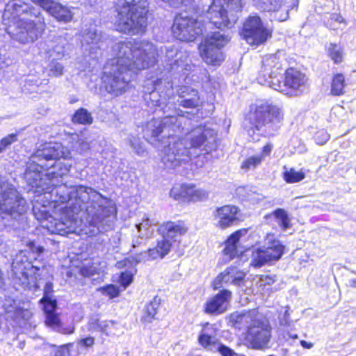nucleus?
Returning <instances> with one entry per match:
<instances>
[{"mask_svg":"<svg viewBox=\"0 0 356 356\" xmlns=\"http://www.w3.org/2000/svg\"><path fill=\"white\" fill-rule=\"evenodd\" d=\"M115 58L104 67L102 82L105 90L114 96L124 93L137 72L147 69L157 62V49L145 40H126L113 46Z\"/></svg>","mask_w":356,"mask_h":356,"instance_id":"f03ea898","label":"nucleus"},{"mask_svg":"<svg viewBox=\"0 0 356 356\" xmlns=\"http://www.w3.org/2000/svg\"><path fill=\"white\" fill-rule=\"evenodd\" d=\"M103 295L108 296L110 298H115L118 296L120 291L118 287L114 284H108L100 287L98 289Z\"/></svg>","mask_w":356,"mask_h":356,"instance_id":"8fccbe9b","label":"nucleus"},{"mask_svg":"<svg viewBox=\"0 0 356 356\" xmlns=\"http://www.w3.org/2000/svg\"><path fill=\"white\" fill-rule=\"evenodd\" d=\"M50 223L51 225L48 227V229L52 234L65 236L72 232L71 227L67 225V224L71 223V222L68 220L67 222H63L60 220L54 219V221Z\"/></svg>","mask_w":356,"mask_h":356,"instance_id":"e433bc0d","label":"nucleus"},{"mask_svg":"<svg viewBox=\"0 0 356 356\" xmlns=\"http://www.w3.org/2000/svg\"><path fill=\"white\" fill-rule=\"evenodd\" d=\"M314 138L317 144L324 145L330 139V135L326 130L321 129L316 132Z\"/></svg>","mask_w":356,"mask_h":356,"instance_id":"5fc2aeb1","label":"nucleus"},{"mask_svg":"<svg viewBox=\"0 0 356 356\" xmlns=\"http://www.w3.org/2000/svg\"><path fill=\"white\" fill-rule=\"evenodd\" d=\"M282 0H252L253 6L264 12H275L281 7Z\"/></svg>","mask_w":356,"mask_h":356,"instance_id":"f704fd0d","label":"nucleus"},{"mask_svg":"<svg viewBox=\"0 0 356 356\" xmlns=\"http://www.w3.org/2000/svg\"><path fill=\"white\" fill-rule=\"evenodd\" d=\"M305 173L301 171H296L290 168L284 172V179L287 183H296L305 178Z\"/></svg>","mask_w":356,"mask_h":356,"instance_id":"79ce46f5","label":"nucleus"},{"mask_svg":"<svg viewBox=\"0 0 356 356\" xmlns=\"http://www.w3.org/2000/svg\"><path fill=\"white\" fill-rule=\"evenodd\" d=\"M56 309L57 308L47 309L46 306H43L46 316L45 324L55 332L63 334H71L74 333V327L73 325L65 326L61 323L58 314L56 313Z\"/></svg>","mask_w":356,"mask_h":356,"instance_id":"cd10ccee","label":"nucleus"},{"mask_svg":"<svg viewBox=\"0 0 356 356\" xmlns=\"http://www.w3.org/2000/svg\"><path fill=\"white\" fill-rule=\"evenodd\" d=\"M239 209L234 205H225L215 210L214 216L218 220L217 226L225 229L239 221Z\"/></svg>","mask_w":356,"mask_h":356,"instance_id":"4be33fe9","label":"nucleus"},{"mask_svg":"<svg viewBox=\"0 0 356 356\" xmlns=\"http://www.w3.org/2000/svg\"><path fill=\"white\" fill-rule=\"evenodd\" d=\"M133 282V275L128 272H122L120 275V283L124 287H127Z\"/></svg>","mask_w":356,"mask_h":356,"instance_id":"4d7b16f0","label":"nucleus"},{"mask_svg":"<svg viewBox=\"0 0 356 356\" xmlns=\"http://www.w3.org/2000/svg\"><path fill=\"white\" fill-rule=\"evenodd\" d=\"M283 337L285 341H289L290 340H292L293 342L298 339V336L297 334L293 333V332H290L289 330L284 331Z\"/></svg>","mask_w":356,"mask_h":356,"instance_id":"69168bd1","label":"nucleus"},{"mask_svg":"<svg viewBox=\"0 0 356 356\" xmlns=\"http://www.w3.org/2000/svg\"><path fill=\"white\" fill-rule=\"evenodd\" d=\"M329 57L334 61V63L338 64L342 62L343 51L341 47L335 43H330L326 47Z\"/></svg>","mask_w":356,"mask_h":356,"instance_id":"a19ab883","label":"nucleus"},{"mask_svg":"<svg viewBox=\"0 0 356 356\" xmlns=\"http://www.w3.org/2000/svg\"><path fill=\"white\" fill-rule=\"evenodd\" d=\"M216 352L219 353L221 356H236L238 355L233 349L220 342L218 343Z\"/></svg>","mask_w":356,"mask_h":356,"instance_id":"864d4df0","label":"nucleus"},{"mask_svg":"<svg viewBox=\"0 0 356 356\" xmlns=\"http://www.w3.org/2000/svg\"><path fill=\"white\" fill-rule=\"evenodd\" d=\"M250 321L252 318L249 312H235L229 315L228 324L236 329L241 330L244 327L248 328Z\"/></svg>","mask_w":356,"mask_h":356,"instance_id":"2f4dec72","label":"nucleus"},{"mask_svg":"<svg viewBox=\"0 0 356 356\" xmlns=\"http://www.w3.org/2000/svg\"><path fill=\"white\" fill-rule=\"evenodd\" d=\"M38 261H29L27 257L21 252L13 259L11 266L10 278L16 290L40 289L44 283V273L47 272L43 265L35 264Z\"/></svg>","mask_w":356,"mask_h":356,"instance_id":"0eeeda50","label":"nucleus"},{"mask_svg":"<svg viewBox=\"0 0 356 356\" xmlns=\"http://www.w3.org/2000/svg\"><path fill=\"white\" fill-rule=\"evenodd\" d=\"M18 140V134L13 133L8 134L0 140V154L5 152L13 143Z\"/></svg>","mask_w":356,"mask_h":356,"instance_id":"49530a36","label":"nucleus"},{"mask_svg":"<svg viewBox=\"0 0 356 356\" xmlns=\"http://www.w3.org/2000/svg\"><path fill=\"white\" fill-rule=\"evenodd\" d=\"M279 322L280 324L282 326H288L289 325L290 318L289 313L288 310H285L283 314L279 316Z\"/></svg>","mask_w":356,"mask_h":356,"instance_id":"0e129e2a","label":"nucleus"},{"mask_svg":"<svg viewBox=\"0 0 356 356\" xmlns=\"http://www.w3.org/2000/svg\"><path fill=\"white\" fill-rule=\"evenodd\" d=\"M58 149L49 147L38 148L26 162L24 179L35 192L48 194L52 202L66 204L72 216L81 215L96 227L99 232L113 229L116 219L117 209L110 198L92 187L82 184L67 186L60 185L52 188L43 174L49 163L58 156Z\"/></svg>","mask_w":356,"mask_h":356,"instance_id":"f257e3e1","label":"nucleus"},{"mask_svg":"<svg viewBox=\"0 0 356 356\" xmlns=\"http://www.w3.org/2000/svg\"><path fill=\"white\" fill-rule=\"evenodd\" d=\"M272 214L274 216L277 223L282 230L286 231L291 226L288 213L282 208L276 209Z\"/></svg>","mask_w":356,"mask_h":356,"instance_id":"58836bf2","label":"nucleus"},{"mask_svg":"<svg viewBox=\"0 0 356 356\" xmlns=\"http://www.w3.org/2000/svg\"><path fill=\"white\" fill-rule=\"evenodd\" d=\"M115 322L113 321H101L100 328L101 332L106 336L108 335V330L111 326H113Z\"/></svg>","mask_w":356,"mask_h":356,"instance_id":"13d9d810","label":"nucleus"},{"mask_svg":"<svg viewBox=\"0 0 356 356\" xmlns=\"http://www.w3.org/2000/svg\"><path fill=\"white\" fill-rule=\"evenodd\" d=\"M43 306H46L47 309L57 308V300L54 296V284L50 280L44 282L43 289V297L40 300Z\"/></svg>","mask_w":356,"mask_h":356,"instance_id":"7c9ffc66","label":"nucleus"},{"mask_svg":"<svg viewBox=\"0 0 356 356\" xmlns=\"http://www.w3.org/2000/svg\"><path fill=\"white\" fill-rule=\"evenodd\" d=\"M155 225L149 218H144L140 223L136 225L137 232L133 236L132 248H136L145 244L146 241L152 236Z\"/></svg>","mask_w":356,"mask_h":356,"instance_id":"a878e982","label":"nucleus"},{"mask_svg":"<svg viewBox=\"0 0 356 356\" xmlns=\"http://www.w3.org/2000/svg\"><path fill=\"white\" fill-rule=\"evenodd\" d=\"M177 103L187 108H196L201 105L197 90L188 86H181L177 90Z\"/></svg>","mask_w":356,"mask_h":356,"instance_id":"b1692460","label":"nucleus"},{"mask_svg":"<svg viewBox=\"0 0 356 356\" xmlns=\"http://www.w3.org/2000/svg\"><path fill=\"white\" fill-rule=\"evenodd\" d=\"M12 60L10 59L9 56H7L5 50L0 51V69L3 68L4 66H8L11 64Z\"/></svg>","mask_w":356,"mask_h":356,"instance_id":"bf43d9fd","label":"nucleus"},{"mask_svg":"<svg viewBox=\"0 0 356 356\" xmlns=\"http://www.w3.org/2000/svg\"><path fill=\"white\" fill-rule=\"evenodd\" d=\"M161 299L156 296L152 300L147 302L143 308L142 321L145 323H152L158 319V313L161 309Z\"/></svg>","mask_w":356,"mask_h":356,"instance_id":"c756f323","label":"nucleus"},{"mask_svg":"<svg viewBox=\"0 0 356 356\" xmlns=\"http://www.w3.org/2000/svg\"><path fill=\"white\" fill-rule=\"evenodd\" d=\"M48 79H40L38 76L31 74L26 76L21 82L22 92L31 94L33 92L42 93L47 91Z\"/></svg>","mask_w":356,"mask_h":356,"instance_id":"c85d7f7f","label":"nucleus"},{"mask_svg":"<svg viewBox=\"0 0 356 356\" xmlns=\"http://www.w3.org/2000/svg\"><path fill=\"white\" fill-rule=\"evenodd\" d=\"M245 273L236 266H229L222 273L218 275L213 282L214 290H218L223 287L222 284H232L235 286H241L245 280Z\"/></svg>","mask_w":356,"mask_h":356,"instance_id":"5701e85b","label":"nucleus"},{"mask_svg":"<svg viewBox=\"0 0 356 356\" xmlns=\"http://www.w3.org/2000/svg\"><path fill=\"white\" fill-rule=\"evenodd\" d=\"M177 115H167L161 118L149 121L143 129L144 137L151 143L158 140L159 134L168 127L174 133L186 135V145L189 149H198L205 154L211 152L216 147V131L206 125L200 124L194 127L193 118L195 114L182 111H177Z\"/></svg>","mask_w":356,"mask_h":356,"instance_id":"20e7f679","label":"nucleus"},{"mask_svg":"<svg viewBox=\"0 0 356 356\" xmlns=\"http://www.w3.org/2000/svg\"><path fill=\"white\" fill-rule=\"evenodd\" d=\"M53 52L56 53L58 56H63L65 52V47L63 44H58L52 47Z\"/></svg>","mask_w":356,"mask_h":356,"instance_id":"338daca9","label":"nucleus"},{"mask_svg":"<svg viewBox=\"0 0 356 356\" xmlns=\"http://www.w3.org/2000/svg\"><path fill=\"white\" fill-rule=\"evenodd\" d=\"M207 25L188 15L180 14L175 17L172 26L175 38L184 42H192L203 35Z\"/></svg>","mask_w":356,"mask_h":356,"instance_id":"ddd939ff","label":"nucleus"},{"mask_svg":"<svg viewBox=\"0 0 356 356\" xmlns=\"http://www.w3.org/2000/svg\"><path fill=\"white\" fill-rule=\"evenodd\" d=\"M159 231L161 232L163 239L161 241H166L171 242H176L178 238L184 235L187 232L183 222H171L168 221L163 223L159 228Z\"/></svg>","mask_w":356,"mask_h":356,"instance_id":"bb28decb","label":"nucleus"},{"mask_svg":"<svg viewBox=\"0 0 356 356\" xmlns=\"http://www.w3.org/2000/svg\"><path fill=\"white\" fill-rule=\"evenodd\" d=\"M252 119L257 130L274 135L280 128L283 113L277 105L265 102L257 106Z\"/></svg>","mask_w":356,"mask_h":356,"instance_id":"1a4fd4ad","label":"nucleus"},{"mask_svg":"<svg viewBox=\"0 0 356 356\" xmlns=\"http://www.w3.org/2000/svg\"><path fill=\"white\" fill-rule=\"evenodd\" d=\"M95 344V338L93 337H82L77 341V346L81 349L88 350L93 347Z\"/></svg>","mask_w":356,"mask_h":356,"instance_id":"603ef678","label":"nucleus"},{"mask_svg":"<svg viewBox=\"0 0 356 356\" xmlns=\"http://www.w3.org/2000/svg\"><path fill=\"white\" fill-rule=\"evenodd\" d=\"M284 75L285 95H298L307 89V79L303 73L293 68H289L286 70Z\"/></svg>","mask_w":356,"mask_h":356,"instance_id":"6ab92c4d","label":"nucleus"},{"mask_svg":"<svg viewBox=\"0 0 356 356\" xmlns=\"http://www.w3.org/2000/svg\"><path fill=\"white\" fill-rule=\"evenodd\" d=\"M48 74L52 76H60L63 74V65L56 60H52L47 66Z\"/></svg>","mask_w":356,"mask_h":356,"instance_id":"c03bdc74","label":"nucleus"},{"mask_svg":"<svg viewBox=\"0 0 356 356\" xmlns=\"http://www.w3.org/2000/svg\"><path fill=\"white\" fill-rule=\"evenodd\" d=\"M346 86L345 76L341 73L334 74L332 83L330 93L334 96H340L344 93V88Z\"/></svg>","mask_w":356,"mask_h":356,"instance_id":"c9c22d12","label":"nucleus"},{"mask_svg":"<svg viewBox=\"0 0 356 356\" xmlns=\"http://www.w3.org/2000/svg\"><path fill=\"white\" fill-rule=\"evenodd\" d=\"M49 147H54L55 149H58L57 152L58 155L54 158L51 159V161H47V163H49L47 166V169H44L47 174V179H48V182L52 188L60 185L67 186L65 184L60 183H62V179L67 176L70 172L72 164L68 162L62 161L60 160V159H67L70 154V152L60 143H44L41 145L40 148H48Z\"/></svg>","mask_w":356,"mask_h":356,"instance_id":"9d476101","label":"nucleus"},{"mask_svg":"<svg viewBox=\"0 0 356 356\" xmlns=\"http://www.w3.org/2000/svg\"><path fill=\"white\" fill-rule=\"evenodd\" d=\"M168 127L165 131L159 134L158 140L151 143L146 138L145 139L152 145L162 152L161 161L166 168L175 169L188 163L191 157L189 147L186 145V140L180 139Z\"/></svg>","mask_w":356,"mask_h":356,"instance_id":"423d86ee","label":"nucleus"},{"mask_svg":"<svg viewBox=\"0 0 356 356\" xmlns=\"http://www.w3.org/2000/svg\"><path fill=\"white\" fill-rule=\"evenodd\" d=\"M232 298V292L222 289L209 299L205 304L204 312L210 315L217 316L225 313Z\"/></svg>","mask_w":356,"mask_h":356,"instance_id":"412c9836","label":"nucleus"},{"mask_svg":"<svg viewBox=\"0 0 356 356\" xmlns=\"http://www.w3.org/2000/svg\"><path fill=\"white\" fill-rule=\"evenodd\" d=\"M241 236V231L238 230V231L235 232L234 233L232 234L229 236V238H227L226 242L236 245L237 243L238 242V241L240 239Z\"/></svg>","mask_w":356,"mask_h":356,"instance_id":"e2e57ef3","label":"nucleus"},{"mask_svg":"<svg viewBox=\"0 0 356 356\" xmlns=\"http://www.w3.org/2000/svg\"><path fill=\"white\" fill-rule=\"evenodd\" d=\"M83 39L87 44H98L102 39V31L97 25L91 24L84 30Z\"/></svg>","mask_w":356,"mask_h":356,"instance_id":"72a5a7b5","label":"nucleus"},{"mask_svg":"<svg viewBox=\"0 0 356 356\" xmlns=\"http://www.w3.org/2000/svg\"><path fill=\"white\" fill-rule=\"evenodd\" d=\"M285 247L277 239H269L266 245L252 252L250 265L260 268L265 264L278 261L284 254Z\"/></svg>","mask_w":356,"mask_h":356,"instance_id":"2eb2a0df","label":"nucleus"},{"mask_svg":"<svg viewBox=\"0 0 356 356\" xmlns=\"http://www.w3.org/2000/svg\"><path fill=\"white\" fill-rule=\"evenodd\" d=\"M242 35L248 43L259 45L265 42L271 36L259 16H250L243 24Z\"/></svg>","mask_w":356,"mask_h":356,"instance_id":"dca6fc26","label":"nucleus"},{"mask_svg":"<svg viewBox=\"0 0 356 356\" xmlns=\"http://www.w3.org/2000/svg\"><path fill=\"white\" fill-rule=\"evenodd\" d=\"M101 321L97 318H91L88 324H87V328L89 332L94 333L100 332H101Z\"/></svg>","mask_w":356,"mask_h":356,"instance_id":"6e6d98bb","label":"nucleus"},{"mask_svg":"<svg viewBox=\"0 0 356 356\" xmlns=\"http://www.w3.org/2000/svg\"><path fill=\"white\" fill-rule=\"evenodd\" d=\"M159 51L163 57L161 58L164 64V70L165 73L174 74L177 72H183L187 70L188 65H185V60H183L184 53L179 51L177 46L174 44L163 45Z\"/></svg>","mask_w":356,"mask_h":356,"instance_id":"a211bd4d","label":"nucleus"},{"mask_svg":"<svg viewBox=\"0 0 356 356\" xmlns=\"http://www.w3.org/2000/svg\"><path fill=\"white\" fill-rule=\"evenodd\" d=\"M170 195L176 200L184 202V184L174 186L170 190Z\"/></svg>","mask_w":356,"mask_h":356,"instance_id":"de8ad7c7","label":"nucleus"},{"mask_svg":"<svg viewBox=\"0 0 356 356\" xmlns=\"http://www.w3.org/2000/svg\"><path fill=\"white\" fill-rule=\"evenodd\" d=\"M72 120L74 123L90 125L93 122V118L87 109L80 108L75 111Z\"/></svg>","mask_w":356,"mask_h":356,"instance_id":"4c0bfd02","label":"nucleus"},{"mask_svg":"<svg viewBox=\"0 0 356 356\" xmlns=\"http://www.w3.org/2000/svg\"><path fill=\"white\" fill-rule=\"evenodd\" d=\"M224 252L225 254L234 257L236 253V245L226 242Z\"/></svg>","mask_w":356,"mask_h":356,"instance_id":"680f3d73","label":"nucleus"},{"mask_svg":"<svg viewBox=\"0 0 356 356\" xmlns=\"http://www.w3.org/2000/svg\"><path fill=\"white\" fill-rule=\"evenodd\" d=\"M271 338V329L263 322L253 321L248 330L245 340L252 349L261 350L267 348Z\"/></svg>","mask_w":356,"mask_h":356,"instance_id":"f3484780","label":"nucleus"},{"mask_svg":"<svg viewBox=\"0 0 356 356\" xmlns=\"http://www.w3.org/2000/svg\"><path fill=\"white\" fill-rule=\"evenodd\" d=\"M46 24L41 13L38 17H30L19 22L15 25L6 27L11 37L22 44L33 42L42 34Z\"/></svg>","mask_w":356,"mask_h":356,"instance_id":"9b49d317","label":"nucleus"},{"mask_svg":"<svg viewBox=\"0 0 356 356\" xmlns=\"http://www.w3.org/2000/svg\"><path fill=\"white\" fill-rule=\"evenodd\" d=\"M129 145L136 154H138L140 156H145L146 151L140 138L136 137H131V138H129Z\"/></svg>","mask_w":356,"mask_h":356,"instance_id":"a18cd8bd","label":"nucleus"},{"mask_svg":"<svg viewBox=\"0 0 356 356\" xmlns=\"http://www.w3.org/2000/svg\"><path fill=\"white\" fill-rule=\"evenodd\" d=\"M72 343H67L60 346H56L52 350L51 356H70V349L72 347Z\"/></svg>","mask_w":356,"mask_h":356,"instance_id":"09e8293b","label":"nucleus"},{"mask_svg":"<svg viewBox=\"0 0 356 356\" xmlns=\"http://www.w3.org/2000/svg\"><path fill=\"white\" fill-rule=\"evenodd\" d=\"M147 88L144 95V100L149 108H155L156 111L166 113L170 108L169 99L173 94L172 82L166 74L156 80H148L146 82Z\"/></svg>","mask_w":356,"mask_h":356,"instance_id":"6e6552de","label":"nucleus"},{"mask_svg":"<svg viewBox=\"0 0 356 356\" xmlns=\"http://www.w3.org/2000/svg\"><path fill=\"white\" fill-rule=\"evenodd\" d=\"M32 211L35 218L40 221H42L43 220H47L49 216V212L47 211L45 207L44 206L38 207L37 206L33 205Z\"/></svg>","mask_w":356,"mask_h":356,"instance_id":"3c124183","label":"nucleus"},{"mask_svg":"<svg viewBox=\"0 0 356 356\" xmlns=\"http://www.w3.org/2000/svg\"><path fill=\"white\" fill-rule=\"evenodd\" d=\"M241 0H213L207 10L209 22L219 29L206 36L200 46L201 56L210 65H219L225 58L222 49L231 40L228 31L237 22L242 10Z\"/></svg>","mask_w":356,"mask_h":356,"instance_id":"7ed1b4c3","label":"nucleus"},{"mask_svg":"<svg viewBox=\"0 0 356 356\" xmlns=\"http://www.w3.org/2000/svg\"><path fill=\"white\" fill-rule=\"evenodd\" d=\"M33 3L38 5L43 10H46L50 15L56 19L58 22H69L72 19V14L70 10L54 0H31Z\"/></svg>","mask_w":356,"mask_h":356,"instance_id":"aec40b11","label":"nucleus"},{"mask_svg":"<svg viewBox=\"0 0 356 356\" xmlns=\"http://www.w3.org/2000/svg\"><path fill=\"white\" fill-rule=\"evenodd\" d=\"M163 2L168 3L170 6L178 8L181 5H187L190 3L191 0H161Z\"/></svg>","mask_w":356,"mask_h":356,"instance_id":"052dcab7","label":"nucleus"},{"mask_svg":"<svg viewBox=\"0 0 356 356\" xmlns=\"http://www.w3.org/2000/svg\"><path fill=\"white\" fill-rule=\"evenodd\" d=\"M273 149V145L270 144L266 145L262 149V153L259 156H263V159L266 156H268L271 152Z\"/></svg>","mask_w":356,"mask_h":356,"instance_id":"774afa93","label":"nucleus"},{"mask_svg":"<svg viewBox=\"0 0 356 356\" xmlns=\"http://www.w3.org/2000/svg\"><path fill=\"white\" fill-rule=\"evenodd\" d=\"M184 202H196L207 197V193L200 188H196L193 184H184Z\"/></svg>","mask_w":356,"mask_h":356,"instance_id":"473e14b6","label":"nucleus"},{"mask_svg":"<svg viewBox=\"0 0 356 356\" xmlns=\"http://www.w3.org/2000/svg\"><path fill=\"white\" fill-rule=\"evenodd\" d=\"M172 245V242L166 241H158L157 245L154 248H149L147 252H141L133 257L136 264L145 261L149 259H163L167 255Z\"/></svg>","mask_w":356,"mask_h":356,"instance_id":"393cba45","label":"nucleus"},{"mask_svg":"<svg viewBox=\"0 0 356 356\" xmlns=\"http://www.w3.org/2000/svg\"><path fill=\"white\" fill-rule=\"evenodd\" d=\"M199 343L207 350L216 353V349L220 343L211 335L201 332L198 337Z\"/></svg>","mask_w":356,"mask_h":356,"instance_id":"ea45409f","label":"nucleus"},{"mask_svg":"<svg viewBox=\"0 0 356 356\" xmlns=\"http://www.w3.org/2000/svg\"><path fill=\"white\" fill-rule=\"evenodd\" d=\"M108 16L116 28L124 33L137 34L145 31L147 24V0H113Z\"/></svg>","mask_w":356,"mask_h":356,"instance_id":"39448f33","label":"nucleus"},{"mask_svg":"<svg viewBox=\"0 0 356 356\" xmlns=\"http://www.w3.org/2000/svg\"><path fill=\"white\" fill-rule=\"evenodd\" d=\"M282 64L276 55L266 56L257 76L259 84L266 86L285 94L284 81L282 76Z\"/></svg>","mask_w":356,"mask_h":356,"instance_id":"f8f14e48","label":"nucleus"},{"mask_svg":"<svg viewBox=\"0 0 356 356\" xmlns=\"http://www.w3.org/2000/svg\"><path fill=\"white\" fill-rule=\"evenodd\" d=\"M263 156H252L245 159L242 165L241 168L248 170H253L256 168L262 161Z\"/></svg>","mask_w":356,"mask_h":356,"instance_id":"37998d69","label":"nucleus"},{"mask_svg":"<svg viewBox=\"0 0 356 356\" xmlns=\"http://www.w3.org/2000/svg\"><path fill=\"white\" fill-rule=\"evenodd\" d=\"M40 13V9L23 0H9L2 15V22L8 27L30 17H38Z\"/></svg>","mask_w":356,"mask_h":356,"instance_id":"4468645a","label":"nucleus"}]
</instances>
